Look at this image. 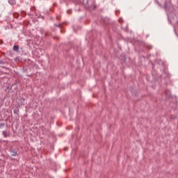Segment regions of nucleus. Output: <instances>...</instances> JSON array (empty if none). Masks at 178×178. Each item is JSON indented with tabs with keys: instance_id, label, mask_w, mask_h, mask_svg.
Segmentation results:
<instances>
[{
	"instance_id": "nucleus-1",
	"label": "nucleus",
	"mask_w": 178,
	"mask_h": 178,
	"mask_svg": "<svg viewBox=\"0 0 178 178\" xmlns=\"http://www.w3.org/2000/svg\"><path fill=\"white\" fill-rule=\"evenodd\" d=\"M11 155L12 156H16L17 155V152L15 150L11 151Z\"/></svg>"
},
{
	"instance_id": "nucleus-3",
	"label": "nucleus",
	"mask_w": 178,
	"mask_h": 178,
	"mask_svg": "<svg viewBox=\"0 0 178 178\" xmlns=\"http://www.w3.org/2000/svg\"><path fill=\"white\" fill-rule=\"evenodd\" d=\"M13 50L14 51H19V46H17V45H15L14 47H13Z\"/></svg>"
},
{
	"instance_id": "nucleus-5",
	"label": "nucleus",
	"mask_w": 178,
	"mask_h": 178,
	"mask_svg": "<svg viewBox=\"0 0 178 178\" xmlns=\"http://www.w3.org/2000/svg\"><path fill=\"white\" fill-rule=\"evenodd\" d=\"M3 136L4 137H8V132H7L6 131H3Z\"/></svg>"
},
{
	"instance_id": "nucleus-2",
	"label": "nucleus",
	"mask_w": 178,
	"mask_h": 178,
	"mask_svg": "<svg viewBox=\"0 0 178 178\" xmlns=\"http://www.w3.org/2000/svg\"><path fill=\"white\" fill-rule=\"evenodd\" d=\"M10 5H16V0H9Z\"/></svg>"
},
{
	"instance_id": "nucleus-4",
	"label": "nucleus",
	"mask_w": 178,
	"mask_h": 178,
	"mask_svg": "<svg viewBox=\"0 0 178 178\" xmlns=\"http://www.w3.org/2000/svg\"><path fill=\"white\" fill-rule=\"evenodd\" d=\"M19 102H20L21 105H24V99L21 98L19 99Z\"/></svg>"
}]
</instances>
